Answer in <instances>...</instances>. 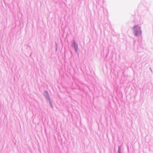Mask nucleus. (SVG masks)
I'll list each match as a JSON object with an SVG mask.
<instances>
[{
	"mask_svg": "<svg viewBox=\"0 0 153 153\" xmlns=\"http://www.w3.org/2000/svg\"><path fill=\"white\" fill-rule=\"evenodd\" d=\"M74 44L75 45H76L75 42V41H74Z\"/></svg>",
	"mask_w": 153,
	"mask_h": 153,
	"instance_id": "2",
	"label": "nucleus"
},
{
	"mask_svg": "<svg viewBox=\"0 0 153 153\" xmlns=\"http://www.w3.org/2000/svg\"><path fill=\"white\" fill-rule=\"evenodd\" d=\"M75 49H76V47H75Z\"/></svg>",
	"mask_w": 153,
	"mask_h": 153,
	"instance_id": "3",
	"label": "nucleus"
},
{
	"mask_svg": "<svg viewBox=\"0 0 153 153\" xmlns=\"http://www.w3.org/2000/svg\"><path fill=\"white\" fill-rule=\"evenodd\" d=\"M134 33L136 36H137L141 34V32L140 27L138 26H135L133 27Z\"/></svg>",
	"mask_w": 153,
	"mask_h": 153,
	"instance_id": "1",
	"label": "nucleus"
}]
</instances>
